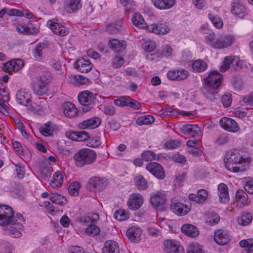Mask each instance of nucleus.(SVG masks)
<instances>
[{
  "mask_svg": "<svg viewBox=\"0 0 253 253\" xmlns=\"http://www.w3.org/2000/svg\"><path fill=\"white\" fill-rule=\"evenodd\" d=\"M47 101L43 98H40L37 100L36 102L32 103L28 107L31 112L34 113L42 114L44 112L47 108Z\"/></svg>",
  "mask_w": 253,
  "mask_h": 253,
  "instance_id": "obj_15",
  "label": "nucleus"
},
{
  "mask_svg": "<svg viewBox=\"0 0 253 253\" xmlns=\"http://www.w3.org/2000/svg\"><path fill=\"white\" fill-rule=\"evenodd\" d=\"M24 220L21 214H17L13 217L11 222L6 224L9 234L13 238H19L21 236L20 230L23 228Z\"/></svg>",
  "mask_w": 253,
  "mask_h": 253,
  "instance_id": "obj_4",
  "label": "nucleus"
},
{
  "mask_svg": "<svg viewBox=\"0 0 253 253\" xmlns=\"http://www.w3.org/2000/svg\"><path fill=\"white\" fill-rule=\"evenodd\" d=\"M219 219L220 217L217 214L211 212L209 214L206 222L210 225H214L217 224L219 222Z\"/></svg>",
  "mask_w": 253,
  "mask_h": 253,
  "instance_id": "obj_55",
  "label": "nucleus"
},
{
  "mask_svg": "<svg viewBox=\"0 0 253 253\" xmlns=\"http://www.w3.org/2000/svg\"><path fill=\"white\" fill-rule=\"evenodd\" d=\"M192 66L194 70L201 72L205 70L207 67V64L205 61L199 59L194 61Z\"/></svg>",
  "mask_w": 253,
  "mask_h": 253,
  "instance_id": "obj_46",
  "label": "nucleus"
},
{
  "mask_svg": "<svg viewBox=\"0 0 253 253\" xmlns=\"http://www.w3.org/2000/svg\"><path fill=\"white\" fill-rule=\"evenodd\" d=\"M224 163L228 170L234 172H241L246 170L248 161L246 156L237 150H232L226 152Z\"/></svg>",
  "mask_w": 253,
  "mask_h": 253,
  "instance_id": "obj_1",
  "label": "nucleus"
},
{
  "mask_svg": "<svg viewBox=\"0 0 253 253\" xmlns=\"http://www.w3.org/2000/svg\"><path fill=\"white\" fill-rule=\"evenodd\" d=\"M167 201V197L164 192H158L153 194L150 199L152 205L155 208L163 206Z\"/></svg>",
  "mask_w": 253,
  "mask_h": 253,
  "instance_id": "obj_22",
  "label": "nucleus"
},
{
  "mask_svg": "<svg viewBox=\"0 0 253 253\" xmlns=\"http://www.w3.org/2000/svg\"><path fill=\"white\" fill-rule=\"evenodd\" d=\"M180 145V142L177 140H172L170 141L166 142L164 144V147L167 149H175Z\"/></svg>",
  "mask_w": 253,
  "mask_h": 253,
  "instance_id": "obj_59",
  "label": "nucleus"
},
{
  "mask_svg": "<svg viewBox=\"0 0 253 253\" xmlns=\"http://www.w3.org/2000/svg\"><path fill=\"white\" fill-rule=\"evenodd\" d=\"M170 209L174 213L180 216L185 215L190 210L189 206L174 201H172Z\"/></svg>",
  "mask_w": 253,
  "mask_h": 253,
  "instance_id": "obj_20",
  "label": "nucleus"
},
{
  "mask_svg": "<svg viewBox=\"0 0 253 253\" xmlns=\"http://www.w3.org/2000/svg\"><path fill=\"white\" fill-rule=\"evenodd\" d=\"M48 78L42 76L38 77L34 81L33 90L35 93L39 95L45 94L47 90Z\"/></svg>",
  "mask_w": 253,
  "mask_h": 253,
  "instance_id": "obj_8",
  "label": "nucleus"
},
{
  "mask_svg": "<svg viewBox=\"0 0 253 253\" xmlns=\"http://www.w3.org/2000/svg\"><path fill=\"white\" fill-rule=\"evenodd\" d=\"M119 251L118 244L112 240L106 241L102 249V253H119Z\"/></svg>",
  "mask_w": 253,
  "mask_h": 253,
  "instance_id": "obj_31",
  "label": "nucleus"
},
{
  "mask_svg": "<svg viewBox=\"0 0 253 253\" xmlns=\"http://www.w3.org/2000/svg\"><path fill=\"white\" fill-rule=\"evenodd\" d=\"M87 188L89 191L96 192L102 191L105 188L103 180L98 177H91L87 184Z\"/></svg>",
  "mask_w": 253,
  "mask_h": 253,
  "instance_id": "obj_16",
  "label": "nucleus"
},
{
  "mask_svg": "<svg viewBox=\"0 0 253 253\" xmlns=\"http://www.w3.org/2000/svg\"><path fill=\"white\" fill-rule=\"evenodd\" d=\"M214 240L219 245H226L229 241V236L223 230H219L215 232Z\"/></svg>",
  "mask_w": 253,
  "mask_h": 253,
  "instance_id": "obj_29",
  "label": "nucleus"
},
{
  "mask_svg": "<svg viewBox=\"0 0 253 253\" xmlns=\"http://www.w3.org/2000/svg\"><path fill=\"white\" fill-rule=\"evenodd\" d=\"M161 114L166 116H177L178 114V112L174 108L171 107L163 109L161 111Z\"/></svg>",
  "mask_w": 253,
  "mask_h": 253,
  "instance_id": "obj_58",
  "label": "nucleus"
},
{
  "mask_svg": "<svg viewBox=\"0 0 253 253\" xmlns=\"http://www.w3.org/2000/svg\"><path fill=\"white\" fill-rule=\"evenodd\" d=\"M155 7L160 10L171 8L176 3V0H152Z\"/></svg>",
  "mask_w": 253,
  "mask_h": 253,
  "instance_id": "obj_25",
  "label": "nucleus"
},
{
  "mask_svg": "<svg viewBox=\"0 0 253 253\" xmlns=\"http://www.w3.org/2000/svg\"><path fill=\"white\" fill-rule=\"evenodd\" d=\"M53 179L50 181L49 184L54 189L61 187L64 180L63 173L61 171H57L53 175Z\"/></svg>",
  "mask_w": 253,
  "mask_h": 253,
  "instance_id": "obj_30",
  "label": "nucleus"
},
{
  "mask_svg": "<svg viewBox=\"0 0 253 253\" xmlns=\"http://www.w3.org/2000/svg\"><path fill=\"white\" fill-rule=\"evenodd\" d=\"M23 66V62L22 60L20 59H13L7 62L3 65L2 70L4 72L10 74L13 72L19 71Z\"/></svg>",
  "mask_w": 253,
  "mask_h": 253,
  "instance_id": "obj_14",
  "label": "nucleus"
},
{
  "mask_svg": "<svg viewBox=\"0 0 253 253\" xmlns=\"http://www.w3.org/2000/svg\"><path fill=\"white\" fill-rule=\"evenodd\" d=\"M49 199L52 203L60 206L64 205L67 202L66 198L65 197L57 193H52L49 196Z\"/></svg>",
  "mask_w": 253,
  "mask_h": 253,
  "instance_id": "obj_42",
  "label": "nucleus"
},
{
  "mask_svg": "<svg viewBox=\"0 0 253 253\" xmlns=\"http://www.w3.org/2000/svg\"><path fill=\"white\" fill-rule=\"evenodd\" d=\"M208 16L210 20L216 28L219 29L223 27V21L219 16L210 13Z\"/></svg>",
  "mask_w": 253,
  "mask_h": 253,
  "instance_id": "obj_44",
  "label": "nucleus"
},
{
  "mask_svg": "<svg viewBox=\"0 0 253 253\" xmlns=\"http://www.w3.org/2000/svg\"><path fill=\"white\" fill-rule=\"evenodd\" d=\"M142 159L145 161H149L152 160H155L156 155L154 152L150 151L144 152L142 154Z\"/></svg>",
  "mask_w": 253,
  "mask_h": 253,
  "instance_id": "obj_62",
  "label": "nucleus"
},
{
  "mask_svg": "<svg viewBox=\"0 0 253 253\" xmlns=\"http://www.w3.org/2000/svg\"><path fill=\"white\" fill-rule=\"evenodd\" d=\"M47 25L56 35L65 36L69 33V31L64 25L58 23L57 20L53 19L47 22Z\"/></svg>",
  "mask_w": 253,
  "mask_h": 253,
  "instance_id": "obj_12",
  "label": "nucleus"
},
{
  "mask_svg": "<svg viewBox=\"0 0 253 253\" xmlns=\"http://www.w3.org/2000/svg\"><path fill=\"white\" fill-rule=\"evenodd\" d=\"M108 45L110 48L116 52L123 51L126 46V42L124 41H120L116 39L109 40Z\"/></svg>",
  "mask_w": 253,
  "mask_h": 253,
  "instance_id": "obj_27",
  "label": "nucleus"
},
{
  "mask_svg": "<svg viewBox=\"0 0 253 253\" xmlns=\"http://www.w3.org/2000/svg\"><path fill=\"white\" fill-rule=\"evenodd\" d=\"M123 22L121 20H118L111 23L107 26L106 30L110 34H115L121 31L123 29Z\"/></svg>",
  "mask_w": 253,
  "mask_h": 253,
  "instance_id": "obj_39",
  "label": "nucleus"
},
{
  "mask_svg": "<svg viewBox=\"0 0 253 253\" xmlns=\"http://www.w3.org/2000/svg\"><path fill=\"white\" fill-rule=\"evenodd\" d=\"M49 165H50V164L47 163V164L40 166L39 174L41 178L45 179L50 176L51 169Z\"/></svg>",
  "mask_w": 253,
  "mask_h": 253,
  "instance_id": "obj_43",
  "label": "nucleus"
},
{
  "mask_svg": "<svg viewBox=\"0 0 253 253\" xmlns=\"http://www.w3.org/2000/svg\"><path fill=\"white\" fill-rule=\"evenodd\" d=\"M181 131L185 135L193 137L200 132V128L195 125L187 124L182 126Z\"/></svg>",
  "mask_w": 253,
  "mask_h": 253,
  "instance_id": "obj_28",
  "label": "nucleus"
},
{
  "mask_svg": "<svg viewBox=\"0 0 253 253\" xmlns=\"http://www.w3.org/2000/svg\"><path fill=\"white\" fill-rule=\"evenodd\" d=\"M80 188L81 184L79 182H73L69 186V193L72 196H77L79 195V190Z\"/></svg>",
  "mask_w": 253,
  "mask_h": 253,
  "instance_id": "obj_52",
  "label": "nucleus"
},
{
  "mask_svg": "<svg viewBox=\"0 0 253 253\" xmlns=\"http://www.w3.org/2000/svg\"><path fill=\"white\" fill-rule=\"evenodd\" d=\"M16 102L21 105L30 107L32 101V95L31 91L25 88L19 89L15 94Z\"/></svg>",
  "mask_w": 253,
  "mask_h": 253,
  "instance_id": "obj_6",
  "label": "nucleus"
},
{
  "mask_svg": "<svg viewBox=\"0 0 253 253\" xmlns=\"http://www.w3.org/2000/svg\"><path fill=\"white\" fill-rule=\"evenodd\" d=\"M253 216L250 213H243L238 219V222L241 225L246 226L252 221Z\"/></svg>",
  "mask_w": 253,
  "mask_h": 253,
  "instance_id": "obj_45",
  "label": "nucleus"
},
{
  "mask_svg": "<svg viewBox=\"0 0 253 253\" xmlns=\"http://www.w3.org/2000/svg\"><path fill=\"white\" fill-rule=\"evenodd\" d=\"M208 193L204 189L199 190L196 194H191L189 195L190 200L195 201L197 203L202 204L204 203L207 199Z\"/></svg>",
  "mask_w": 253,
  "mask_h": 253,
  "instance_id": "obj_32",
  "label": "nucleus"
},
{
  "mask_svg": "<svg viewBox=\"0 0 253 253\" xmlns=\"http://www.w3.org/2000/svg\"><path fill=\"white\" fill-rule=\"evenodd\" d=\"M129 100V96H120L116 99L114 103L118 106L123 107L127 105V102Z\"/></svg>",
  "mask_w": 253,
  "mask_h": 253,
  "instance_id": "obj_56",
  "label": "nucleus"
},
{
  "mask_svg": "<svg viewBox=\"0 0 253 253\" xmlns=\"http://www.w3.org/2000/svg\"><path fill=\"white\" fill-rule=\"evenodd\" d=\"M141 234V230L136 227H132L127 229L126 235L128 238L132 242L139 240Z\"/></svg>",
  "mask_w": 253,
  "mask_h": 253,
  "instance_id": "obj_34",
  "label": "nucleus"
},
{
  "mask_svg": "<svg viewBox=\"0 0 253 253\" xmlns=\"http://www.w3.org/2000/svg\"><path fill=\"white\" fill-rule=\"evenodd\" d=\"M236 202L240 207L248 204V195L242 190H238L236 193Z\"/></svg>",
  "mask_w": 253,
  "mask_h": 253,
  "instance_id": "obj_40",
  "label": "nucleus"
},
{
  "mask_svg": "<svg viewBox=\"0 0 253 253\" xmlns=\"http://www.w3.org/2000/svg\"><path fill=\"white\" fill-rule=\"evenodd\" d=\"M231 64L233 65V56H226L220 67V71L222 72L227 71L230 68Z\"/></svg>",
  "mask_w": 253,
  "mask_h": 253,
  "instance_id": "obj_51",
  "label": "nucleus"
},
{
  "mask_svg": "<svg viewBox=\"0 0 253 253\" xmlns=\"http://www.w3.org/2000/svg\"><path fill=\"white\" fill-rule=\"evenodd\" d=\"M218 195L221 203L227 204L229 202L228 189L227 185L220 183L218 186Z\"/></svg>",
  "mask_w": 253,
  "mask_h": 253,
  "instance_id": "obj_24",
  "label": "nucleus"
},
{
  "mask_svg": "<svg viewBox=\"0 0 253 253\" xmlns=\"http://www.w3.org/2000/svg\"><path fill=\"white\" fill-rule=\"evenodd\" d=\"M95 96L93 93L86 90L81 92L78 95V100L80 103L85 106L83 109L87 112L91 108V104L95 100Z\"/></svg>",
  "mask_w": 253,
  "mask_h": 253,
  "instance_id": "obj_5",
  "label": "nucleus"
},
{
  "mask_svg": "<svg viewBox=\"0 0 253 253\" xmlns=\"http://www.w3.org/2000/svg\"><path fill=\"white\" fill-rule=\"evenodd\" d=\"M220 125L224 129L230 132H237L239 128L237 123L231 118L224 117L220 121Z\"/></svg>",
  "mask_w": 253,
  "mask_h": 253,
  "instance_id": "obj_18",
  "label": "nucleus"
},
{
  "mask_svg": "<svg viewBox=\"0 0 253 253\" xmlns=\"http://www.w3.org/2000/svg\"><path fill=\"white\" fill-rule=\"evenodd\" d=\"M181 231L190 237H195L198 235L197 228L193 225L185 224L182 226Z\"/></svg>",
  "mask_w": 253,
  "mask_h": 253,
  "instance_id": "obj_37",
  "label": "nucleus"
},
{
  "mask_svg": "<svg viewBox=\"0 0 253 253\" xmlns=\"http://www.w3.org/2000/svg\"><path fill=\"white\" fill-rule=\"evenodd\" d=\"M234 36L230 35H220L215 37L214 33H210L205 37L206 43L211 47L221 49L231 46L235 42Z\"/></svg>",
  "mask_w": 253,
  "mask_h": 253,
  "instance_id": "obj_2",
  "label": "nucleus"
},
{
  "mask_svg": "<svg viewBox=\"0 0 253 253\" xmlns=\"http://www.w3.org/2000/svg\"><path fill=\"white\" fill-rule=\"evenodd\" d=\"M77 141H83L88 140L89 138V135L85 131L82 130L77 131Z\"/></svg>",
  "mask_w": 253,
  "mask_h": 253,
  "instance_id": "obj_60",
  "label": "nucleus"
},
{
  "mask_svg": "<svg viewBox=\"0 0 253 253\" xmlns=\"http://www.w3.org/2000/svg\"><path fill=\"white\" fill-rule=\"evenodd\" d=\"M244 187L247 192L253 194V179L249 178L246 181Z\"/></svg>",
  "mask_w": 253,
  "mask_h": 253,
  "instance_id": "obj_64",
  "label": "nucleus"
},
{
  "mask_svg": "<svg viewBox=\"0 0 253 253\" xmlns=\"http://www.w3.org/2000/svg\"><path fill=\"white\" fill-rule=\"evenodd\" d=\"M240 246L246 248L248 253H253V239L243 240L240 241Z\"/></svg>",
  "mask_w": 253,
  "mask_h": 253,
  "instance_id": "obj_49",
  "label": "nucleus"
},
{
  "mask_svg": "<svg viewBox=\"0 0 253 253\" xmlns=\"http://www.w3.org/2000/svg\"><path fill=\"white\" fill-rule=\"evenodd\" d=\"M44 48V45L42 43L38 44L34 50V56L37 59H40L42 56V50Z\"/></svg>",
  "mask_w": 253,
  "mask_h": 253,
  "instance_id": "obj_57",
  "label": "nucleus"
},
{
  "mask_svg": "<svg viewBox=\"0 0 253 253\" xmlns=\"http://www.w3.org/2000/svg\"><path fill=\"white\" fill-rule=\"evenodd\" d=\"M101 123V119L95 117L81 122L78 125V127L82 129H94L99 126Z\"/></svg>",
  "mask_w": 253,
  "mask_h": 253,
  "instance_id": "obj_13",
  "label": "nucleus"
},
{
  "mask_svg": "<svg viewBox=\"0 0 253 253\" xmlns=\"http://www.w3.org/2000/svg\"><path fill=\"white\" fill-rule=\"evenodd\" d=\"M155 119L153 116L147 115L138 118L136 120V124L139 126L149 125L153 123Z\"/></svg>",
  "mask_w": 253,
  "mask_h": 253,
  "instance_id": "obj_47",
  "label": "nucleus"
},
{
  "mask_svg": "<svg viewBox=\"0 0 253 253\" xmlns=\"http://www.w3.org/2000/svg\"><path fill=\"white\" fill-rule=\"evenodd\" d=\"M0 209L1 211L0 212L1 220L2 224H6L11 222L13 218V211L12 209L8 206L1 205Z\"/></svg>",
  "mask_w": 253,
  "mask_h": 253,
  "instance_id": "obj_21",
  "label": "nucleus"
},
{
  "mask_svg": "<svg viewBox=\"0 0 253 253\" xmlns=\"http://www.w3.org/2000/svg\"><path fill=\"white\" fill-rule=\"evenodd\" d=\"M91 63L84 59H79L77 62V69L82 73H87L92 69Z\"/></svg>",
  "mask_w": 253,
  "mask_h": 253,
  "instance_id": "obj_33",
  "label": "nucleus"
},
{
  "mask_svg": "<svg viewBox=\"0 0 253 253\" xmlns=\"http://www.w3.org/2000/svg\"><path fill=\"white\" fill-rule=\"evenodd\" d=\"M63 113L69 118H73L78 115V111L74 104L70 102H65L63 105Z\"/></svg>",
  "mask_w": 253,
  "mask_h": 253,
  "instance_id": "obj_26",
  "label": "nucleus"
},
{
  "mask_svg": "<svg viewBox=\"0 0 253 253\" xmlns=\"http://www.w3.org/2000/svg\"><path fill=\"white\" fill-rule=\"evenodd\" d=\"M146 169L157 178L163 179L165 177L164 168L159 164L151 162L146 165Z\"/></svg>",
  "mask_w": 253,
  "mask_h": 253,
  "instance_id": "obj_11",
  "label": "nucleus"
},
{
  "mask_svg": "<svg viewBox=\"0 0 253 253\" xmlns=\"http://www.w3.org/2000/svg\"><path fill=\"white\" fill-rule=\"evenodd\" d=\"M115 218L118 221H124L129 218V214L124 210H119L114 213Z\"/></svg>",
  "mask_w": 253,
  "mask_h": 253,
  "instance_id": "obj_50",
  "label": "nucleus"
},
{
  "mask_svg": "<svg viewBox=\"0 0 253 253\" xmlns=\"http://www.w3.org/2000/svg\"><path fill=\"white\" fill-rule=\"evenodd\" d=\"M221 76L216 71L211 72L204 79L205 84L210 89L215 90L221 84Z\"/></svg>",
  "mask_w": 253,
  "mask_h": 253,
  "instance_id": "obj_9",
  "label": "nucleus"
},
{
  "mask_svg": "<svg viewBox=\"0 0 253 253\" xmlns=\"http://www.w3.org/2000/svg\"><path fill=\"white\" fill-rule=\"evenodd\" d=\"M188 72L184 69L171 70L167 74V77L171 81H182L188 77Z\"/></svg>",
  "mask_w": 253,
  "mask_h": 253,
  "instance_id": "obj_19",
  "label": "nucleus"
},
{
  "mask_svg": "<svg viewBox=\"0 0 253 253\" xmlns=\"http://www.w3.org/2000/svg\"><path fill=\"white\" fill-rule=\"evenodd\" d=\"M229 141V137L226 134H222L216 138L215 142L218 145H223L228 143Z\"/></svg>",
  "mask_w": 253,
  "mask_h": 253,
  "instance_id": "obj_61",
  "label": "nucleus"
},
{
  "mask_svg": "<svg viewBox=\"0 0 253 253\" xmlns=\"http://www.w3.org/2000/svg\"><path fill=\"white\" fill-rule=\"evenodd\" d=\"M143 203V197L140 194H131L127 201V205L129 209L136 210L138 209Z\"/></svg>",
  "mask_w": 253,
  "mask_h": 253,
  "instance_id": "obj_17",
  "label": "nucleus"
},
{
  "mask_svg": "<svg viewBox=\"0 0 253 253\" xmlns=\"http://www.w3.org/2000/svg\"><path fill=\"white\" fill-rule=\"evenodd\" d=\"M165 253H184L183 248L178 241L172 240H166L163 242Z\"/></svg>",
  "mask_w": 253,
  "mask_h": 253,
  "instance_id": "obj_7",
  "label": "nucleus"
},
{
  "mask_svg": "<svg viewBox=\"0 0 253 253\" xmlns=\"http://www.w3.org/2000/svg\"><path fill=\"white\" fill-rule=\"evenodd\" d=\"M96 157V153L94 150L83 148L74 155V159L77 167H82L93 164L95 161Z\"/></svg>",
  "mask_w": 253,
  "mask_h": 253,
  "instance_id": "obj_3",
  "label": "nucleus"
},
{
  "mask_svg": "<svg viewBox=\"0 0 253 253\" xmlns=\"http://www.w3.org/2000/svg\"><path fill=\"white\" fill-rule=\"evenodd\" d=\"M94 223L87 227L85 229V232L89 236H95L98 235L100 232V228L99 227L95 225Z\"/></svg>",
  "mask_w": 253,
  "mask_h": 253,
  "instance_id": "obj_54",
  "label": "nucleus"
},
{
  "mask_svg": "<svg viewBox=\"0 0 253 253\" xmlns=\"http://www.w3.org/2000/svg\"><path fill=\"white\" fill-rule=\"evenodd\" d=\"M146 30L149 32L159 36H163L169 33L170 29L166 23L164 22H158L148 25Z\"/></svg>",
  "mask_w": 253,
  "mask_h": 253,
  "instance_id": "obj_10",
  "label": "nucleus"
},
{
  "mask_svg": "<svg viewBox=\"0 0 253 253\" xmlns=\"http://www.w3.org/2000/svg\"><path fill=\"white\" fill-rule=\"evenodd\" d=\"M53 129L50 122L45 123L43 126L39 128L40 133L44 136H48L52 134Z\"/></svg>",
  "mask_w": 253,
  "mask_h": 253,
  "instance_id": "obj_48",
  "label": "nucleus"
},
{
  "mask_svg": "<svg viewBox=\"0 0 253 253\" xmlns=\"http://www.w3.org/2000/svg\"><path fill=\"white\" fill-rule=\"evenodd\" d=\"M81 0H68L66 9L70 13L79 10L82 7Z\"/></svg>",
  "mask_w": 253,
  "mask_h": 253,
  "instance_id": "obj_35",
  "label": "nucleus"
},
{
  "mask_svg": "<svg viewBox=\"0 0 253 253\" xmlns=\"http://www.w3.org/2000/svg\"><path fill=\"white\" fill-rule=\"evenodd\" d=\"M133 24L140 29H146L147 30V24L145 22L144 18L139 13H135L132 18Z\"/></svg>",
  "mask_w": 253,
  "mask_h": 253,
  "instance_id": "obj_36",
  "label": "nucleus"
},
{
  "mask_svg": "<svg viewBox=\"0 0 253 253\" xmlns=\"http://www.w3.org/2000/svg\"><path fill=\"white\" fill-rule=\"evenodd\" d=\"M231 13L239 18H243L247 14V11L243 5L237 1H234L231 4Z\"/></svg>",
  "mask_w": 253,
  "mask_h": 253,
  "instance_id": "obj_23",
  "label": "nucleus"
},
{
  "mask_svg": "<svg viewBox=\"0 0 253 253\" xmlns=\"http://www.w3.org/2000/svg\"><path fill=\"white\" fill-rule=\"evenodd\" d=\"M187 253H204L200 247L195 244H190Z\"/></svg>",
  "mask_w": 253,
  "mask_h": 253,
  "instance_id": "obj_63",
  "label": "nucleus"
},
{
  "mask_svg": "<svg viewBox=\"0 0 253 253\" xmlns=\"http://www.w3.org/2000/svg\"><path fill=\"white\" fill-rule=\"evenodd\" d=\"M99 219V214L97 213H88L80 218L79 221L81 223H96Z\"/></svg>",
  "mask_w": 253,
  "mask_h": 253,
  "instance_id": "obj_38",
  "label": "nucleus"
},
{
  "mask_svg": "<svg viewBox=\"0 0 253 253\" xmlns=\"http://www.w3.org/2000/svg\"><path fill=\"white\" fill-rule=\"evenodd\" d=\"M74 79L75 80L74 84L77 85L87 84L89 82L87 78L82 75H75Z\"/></svg>",
  "mask_w": 253,
  "mask_h": 253,
  "instance_id": "obj_53",
  "label": "nucleus"
},
{
  "mask_svg": "<svg viewBox=\"0 0 253 253\" xmlns=\"http://www.w3.org/2000/svg\"><path fill=\"white\" fill-rule=\"evenodd\" d=\"M134 182L135 186L139 190H144L148 187L147 180L141 175H136L134 178Z\"/></svg>",
  "mask_w": 253,
  "mask_h": 253,
  "instance_id": "obj_41",
  "label": "nucleus"
}]
</instances>
